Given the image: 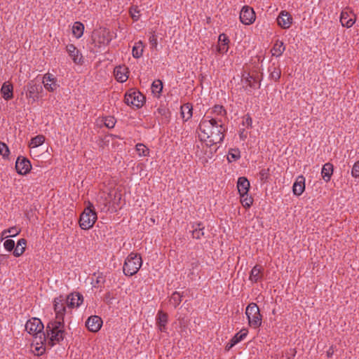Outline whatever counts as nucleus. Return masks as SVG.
<instances>
[{"mask_svg": "<svg viewBox=\"0 0 359 359\" xmlns=\"http://www.w3.org/2000/svg\"><path fill=\"white\" fill-rule=\"evenodd\" d=\"M244 81L247 84V86L251 88L256 89L260 88V83H257L255 78H254L252 76H250V74H248L247 76L244 77Z\"/></svg>", "mask_w": 359, "mask_h": 359, "instance_id": "72a5a7b5", "label": "nucleus"}, {"mask_svg": "<svg viewBox=\"0 0 359 359\" xmlns=\"http://www.w3.org/2000/svg\"><path fill=\"white\" fill-rule=\"evenodd\" d=\"M212 112L219 116H224L226 114V110L222 105H215L212 108Z\"/></svg>", "mask_w": 359, "mask_h": 359, "instance_id": "09e8293b", "label": "nucleus"}, {"mask_svg": "<svg viewBox=\"0 0 359 359\" xmlns=\"http://www.w3.org/2000/svg\"><path fill=\"white\" fill-rule=\"evenodd\" d=\"M116 120L113 116H107L104 119V126L111 129L115 126Z\"/></svg>", "mask_w": 359, "mask_h": 359, "instance_id": "de8ad7c7", "label": "nucleus"}, {"mask_svg": "<svg viewBox=\"0 0 359 359\" xmlns=\"http://www.w3.org/2000/svg\"><path fill=\"white\" fill-rule=\"evenodd\" d=\"M241 158L240 151L238 149H231L228 153L229 161H236Z\"/></svg>", "mask_w": 359, "mask_h": 359, "instance_id": "58836bf2", "label": "nucleus"}, {"mask_svg": "<svg viewBox=\"0 0 359 359\" xmlns=\"http://www.w3.org/2000/svg\"><path fill=\"white\" fill-rule=\"evenodd\" d=\"M144 100V96L141 93L135 91L126 93L124 97V102L127 105L137 108L142 107Z\"/></svg>", "mask_w": 359, "mask_h": 359, "instance_id": "6e6552de", "label": "nucleus"}, {"mask_svg": "<svg viewBox=\"0 0 359 359\" xmlns=\"http://www.w3.org/2000/svg\"><path fill=\"white\" fill-rule=\"evenodd\" d=\"M97 217L93 203L88 202V205L81 213L79 219V225L82 229L87 230L93 226Z\"/></svg>", "mask_w": 359, "mask_h": 359, "instance_id": "39448f33", "label": "nucleus"}, {"mask_svg": "<svg viewBox=\"0 0 359 359\" xmlns=\"http://www.w3.org/2000/svg\"><path fill=\"white\" fill-rule=\"evenodd\" d=\"M245 315L248 320V324L251 327L257 329L262 325V316L260 310L256 303L249 304L245 309Z\"/></svg>", "mask_w": 359, "mask_h": 359, "instance_id": "423d86ee", "label": "nucleus"}, {"mask_svg": "<svg viewBox=\"0 0 359 359\" xmlns=\"http://www.w3.org/2000/svg\"><path fill=\"white\" fill-rule=\"evenodd\" d=\"M236 344L235 342H233V340L231 339L229 342L227 343V344L225 346V350L226 351H230Z\"/></svg>", "mask_w": 359, "mask_h": 359, "instance_id": "6e6d98bb", "label": "nucleus"}, {"mask_svg": "<svg viewBox=\"0 0 359 359\" xmlns=\"http://www.w3.org/2000/svg\"><path fill=\"white\" fill-rule=\"evenodd\" d=\"M126 69L121 67H117L114 69V74L116 79L119 82H124L127 80L128 76L126 73L124 72Z\"/></svg>", "mask_w": 359, "mask_h": 359, "instance_id": "473e14b6", "label": "nucleus"}, {"mask_svg": "<svg viewBox=\"0 0 359 359\" xmlns=\"http://www.w3.org/2000/svg\"><path fill=\"white\" fill-rule=\"evenodd\" d=\"M242 125L248 128L252 127V119L249 114L243 117Z\"/></svg>", "mask_w": 359, "mask_h": 359, "instance_id": "c03bdc74", "label": "nucleus"}, {"mask_svg": "<svg viewBox=\"0 0 359 359\" xmlns=\"http://www.w3.org/2000/svg\"><path fill=\"white\" fill-rule=\"evenodd\" d=\"M156 321L158 330L161 332H166L167 324L168 322V315L163 311L160 310L157 313Z\"/></svg>", "mask_w": 359, "mask_h": 359, "instance_id": "dca6fc26", "label": "nucleus"}, {"mask_svg": "<svg viewBox=\"0 0 359 359\" xmlns=\"http://www.w3.org/2000/svg\"><path fill=\"white\" fill-rule=\"evenodd\" d=\"M248 333V331L246 329H242L239 332L236 333L231 339L233 340V342H235L237 344L246 337Z\"/></svg>", "mask_w": 359, "mask_h": 359, "instance_id": "4c0bfd02", "label": "nucleus"}, {"mask_svg": "<svg viewBox=\"0 0 359 359\" xmlns=\"http://www.w3.org/2000/svg\"><path fill=\"white\" fill-rule=\"evenodd\" d=\"M36 343V351H37V355H42L46 351V346H48V343L46 341H42L41 343L38 339V341H35Z\"/></svg>", "mask_w": 359, "mask_h": 359, "instance_id": "a19ab883", "label": "nucleus"}, {"mask_svg": "<svg viewBox=\"0 0 359 359\" xmlns=\"http://www.w3.org/2000/svg\"><path fill=\"white\" fill-rule=\"evenodd\" d=\"M277 23L282 29H289L292 24V18L289 12L282 11L277 18Z\"/></svg>", "mask_w": 359, "mask_h": 359, "instance_id": "ddd939ff", "label": "nucleus"}, {"mask_svg": "<svg viewBox=\"0 0 359 359\" xmlns=\"http://www.w3.org/2000/svg\"><path fill=\"white\" fill-rule=\"evenodd\" d=\"M142 265V259L140 255L131 252L126 259L123 271L126 276H132L137 273Z\"/></svg>", "mask_w": 359, "mask_h": 359, "instance_id": "7ed1b4c3", "label": "nucleus"}, {"mask_svg": "<svg viewBox=\"0 0 359 359\" xmlns=\"http://www.w3.org/2000/svg\"><path fill=\"white\" fill-rule=\"evenodd\" d=\"M143 43L141 41L136 42L133 48L132 54L135 58H140L143 54Z\"/></svg>", "mask_w": 359, "mask_h": 359, "instance_id": "2f4dec72", "label": "nucleus"}, {"mask_svg": "<svg viewBox=\"0 0 359 359\" xmlns=\"http://www.w3.org/2000/svg\"><path fill=\"white\" fill-rule=\"evenodd\" d=\"M4 247L5 249L9 252L14 250L15 248V242L13 240L7 239L4 243Z\"/></svg>", "mask_w": 359, "mask_h": 359, "instance_id": "8fccbe9b", "label": "nucleus"}, {"mask_svg": "<svg viewBox=\"0 0 359 359\" xmlns=\"http://www.w3.org/2000/svg\"><path fill=\"white\" fill-rule=\"evenodd\" d=\"M102 320L100 316H91L87 319L86 326L90 332H97L102 327Z\"/></svg>", "mask_w": 359, "mask_h": 359, "instance_id": "f8f14e48", "label": "nucleus"}, {"mask_svg": "<svg viewBox=\"0 0 359 359\" xmlns=\"http://www.w3.org/2000/svg\"><path fill=\"white\" fill-rule=\"evenodd\" d=\"M334 353V350L332 347H330L329 350L327 351V357H331Z\"/></svg>", "mask_w": 359, "mask_h": 359, "instance_id": "bf43d9fd", "label": "nucleus"}, {"mask_svg": "<svg viewBox=\"0 0 359 359\" xmlns=\"http://www.w3.org/2000/svg\"><path fill=\"white\" fill-rule=\"evenodd\" d=\"M262 267L259 265H255L251 270L250 280L253 283H257L262 279Z\"/></svg>", "mask_w": 359, "mask_h": 359, "instance_id": "bb28decb", "label": "nucleus"}, {"mask_svg": "<svg viewBox=\"0 0 359 359\" xmlns=\"http://www.w3.org/2000/svg\"><path fill=\"white\" fill-rule=\"evenodd\" d=\"M106 281V276L103 274L102 272H95L92 275V280L91 284L93 287L100 288V291L102 290L104 284Z\"/></svg>", "mask_w": 359, "mask_h": 359, "instance_id": "a211bd4d", "label": "nucleus"}, {"mask_svg": "<svg viewBox=\"0 0 359 359\" xmlns=\"http://www.w3.org/2000/svg\"><path fill=\"white\" fill-rule=\"evenodd\" d=\"M182 300V296L178 292H174L170 298V304H172L174 308H177Z\"/></svg>", "mask_w": 359, "mask_h": 359, "instance_id": "f704fd0d", "label": "nucleus"}, {"mask_svg": "<svg viewBox=\"0 0 359 359\" xmlns=\"http://www.w3.org/2000/svg\"><path fill=\"white\" fill-rule=\"evenodd\" d=\"M43 329V324L37 318L28 320L25 324V330L29 334L34 337V341H38V339L41 343L45 341Z\"/></svg>", "mask_w": 359, "mask_h": 359, "instance_id": "20e7f679", "label": "nucleus"}, {"mask_svg": "<svg viewBox=\"0 0 359 359\" xmlns=\"http://www.w3.org/2000/svg\"><path fill=\"white\" fill-rule=\"evenodd\" d=\"M217 149V147L214 148V151L215 152Z\"/></svg>", "mask_w": 359, "mask_h": 359, "instance_id": "e2e57ef3", "label": "nucleus"}, {"mask_svg": "<svg viewBox=\"0 0 359 359\" xmlns=\"http://www.w3.org/2000/svg\"><path fill=\"white\" fill-rule=\"evenodd\" d=\"M157 113L159 115L164 116V118L166 121H168L170 116V112L169 109L165 107L158 108Z\"/></svg>", "mask_w": 359, "mask_h": 359, "instance_id": "49530a36", "label": "nucleus"}, {"mask_svg": "<svg viewBox=\"0 0 359 359\" xmlns=\"http://www.w3.org/2000/svg\"><path fill=\"white\" fill-rule=\"evenodd\" d=\"M42 83L45 89L49 92H53L59 87L57 78L50 73H46L43 75Z\"/></svg>", "mask_w": 359, "mask_h": 359, "instance_id": "9b49d317", "label": "nucleus"}, {"mask_svg": "<svg viewBox=\"0 0 359 359\" xmlns=\"http://www.w3.org/2000/svg\"><path fill=\"white\" fill-rule=\"evenodd\" d=\"M136 151L137 152V154L140 156H147L149 154V149L142 143H138L135 146Z\"/></svg>", "mask_w": 359, "mask_h": 359, "instance_id": "e433bc0d", "label": "nucleus"}, {"mask_svg": "<svg viewBox=\"0 0 359 359\" xmlns=\"http://www.w3.org/2000/svg\"><path fill=\"white\" fill-rule=\"evenodd\" d=\"M255 13L252 8L244 6L240 13L241 22L246 25L252 24L255 20Z\"/></svg>", "mask_w": 359, "mask_h": 359, "instance_id": "1a4fd4ad", "label": "nucleus"}, {"mask_svg": "<svg viewBox=\"0 0 359 359\" xmlns=\"http://www.w3.org/2000/svg\"><path fill=\"white\" fill-rule=\"evenodd\" d=\"M8 231L10 233H11V236H15L19 233V231L15 228H11Z\"/></svg>", "mask_w": 359, "mask_h": 359, "instance_id": "13d9d810", "label": "nucleus"}, {"mask_svg": "<svg viewBox=\"0 0 359 359\" xmlns=\"http://www.w3.org/2000/svg\"><path fill=\"white\" fill-rule=\"evenodd\" d=\"M151 48H156L158 45L157 36L155 34H152L149 38Z\"/></svg>", "mask_w": 359, "mask_h": 359, "instance_id": "864d4df0", "label": "nucleus"}, {"mask_svg": "<svg viewBox=\"0 0 359 359\" xmlns=\"http://www.w3.org/2000/svg\"><path fill=\"white\" fill-rule=\"evenodd\" d=\"M84 25L81 22H75L72 26V33L76 39H79L83 34Z\"/></svg>", "mask_w": 359, "mask_h": 359, "instance_id": "7c9ffc66", "label": "nucleus"}, {"mask_svg": "<svg viewBox=\"0 0 359 359\" xmlns=\"http://www.w3.org/2000/svg\"><path fill=\"white\" fill-rule=\"evenodd\" d=\"M68 309H73L79 307L83 301V297L79 292L72 293L69 294L66 299H65Z\"/></svg>", "mask_w": 359, "mask_h": 359, "instance_id": "4468645a", "label": "nucleus"}, {"mask_svg": "<svg viewBox=\"0 0 359 359\" xmlns=\"http://www.w3.org/2000/svg\"><path fill=\"white\" fill-rule=\"evenodd\" d=\"M269 72V78L275 81L280 79L281 76V70L280 66L276 63H272L268 69Z\"/></svg>", "mask_w": 359, "mask_h": 359, "instance_id": "b1692460", "label": "nucleus"}, {"mask_svg": "<svg viewBox=\"0 0 359 359\" xmlns=\"http://www.w3.org/2000/svg\"><path fill=\"white\" fill-rule=\"evenodd\" d=\"M241 203L245 208H249L253 203V198L249 196L248 194H241Z\"/></svg>", "mask_w": 359, "mask_h": 359, "instance_id": "c9c22d12", "label": "nucleus"}, {"mask_svg": "<svg viewBox=\"0 0 359 359\" xmlns=\"http://www.w3.org/2000/svg\"><path fill=\"white\" fill-rule=\"evenodd\" d=\"M10 151L8 147L4 142H0V154L4 157L6 158L8 156Z\"/></svg>", "mask_w": 359, "mask_h": 359, "instance_id": "a18cd8bd", "label": "nucleus"}, {"mask_svg": "<svg viewBox=\"0 0 359 359\" xmlns=\"http://www.w3.org/2000/svg\"><path fill=\"white\" fill-rule=\"evenodd\" d=\"M239 137L241 140L244 141L248 137V132L244 128H241L239 130Z\"/></svg>", "mask_w": 359, "mask_h": 359, "instance_id": "5fc2aeb1", "label": "nucleus"}, {"mask_svg": "<svg viewBox=\"0 0 359 359\" xmlns=\"http://www.w3.org/2000/svg\"><path fill=\"white\" fill-rule=\"evenodd\" d=\"M229 40L225 34H221L219 36V43L217 46V51L220 53H224L228 51V43Z\"/></svg>", "mask_w": 359, "mask_h": 359, "instance_id": "393cba45", "label": "nucleus"}, {"mask_svg": "<svg viewBox=\"0 0 359 359\" xmlns=\"http://www.w3.org/2000/svg\"><path fill=\"white\" fill-rule=\"evenodd\" d=\"M27 245V240L25 238H20L18 240L16 246L15 245V248L13 250V255L15 257H20L23 254L25 250V247Z\"/></svg>", "mask_w": 359, "mask_h": 359, "instance_id": "c756f323", "label": "nucleus"}, {"mask_svg": "<svg viewBox=\"0 0 359 359\" xmlns=\"http://www.w3.org/2000/svg\"><path fill=\"white\" fill-rule=\"evenodd\" d=\"M198 130L200 141L211 148L223 142L227 128L221 119L205 116L199 123Z\"/></svg>", "mask_w": 359, "mask_h": 359, "instance_id": "f257e3e1", "label": "nucleus"}, {"mask_svg": "<svg viewBox=\"0 0 359 359\" xmlns=\"http://www.w3.org/2000/svg\"><path fill=\"white\" fill-rule=\"evenodd\" d=\"M110 40L111 39H109V38L106 39L105 36H104V33H103L102 39V40L100 39L99 43H103V44H108L109 43Z\"/></svg>", "mask_w": 359, "mask_h": 359, "instance_id": "4d7b16f0", "label": "nucleus"}, {"mask_svg": "<svg viewBox=\"0 0 359 359\" xmlns=\"http://www.w3.org/2000/svg\"><path fill=\"white\" fill-rule=\"evenodd\" d=\"M340 22L343 27H351L355 22V14L351 11H343L340 15Z\"/></svg>", "mask_w": 359, "mask_h": 359, "instance_id": "2eb2a0df", "label": "nucleus"}, {"mask_svg": "<svg viewBox=\"0 0 359 359\" xmlns=\"http://www.w3.org/2000/svg\"><path fill=\"white\" fill-rule=\"evenodd\" d=\"M192 230L191 231L193 238L201 239L204 236V225L201 222L194 223L191 226Z\"/></svg>", "mask_w": 359, "mask_h": 359, "instance_id": "412c9836", "label": "nucleus"}, {"mask_svg": "<svg viewBox=\"0 0 359 359\" xmlns=\"http://www.w3.org/2000/svg\"><path fill=\"white\" fill-rule=\"evenodd\" d=\"M65 327V325L60 323L49 322L47 324L44 332V341L48 343L50 348L64 340L66 334Z\"/></svg>", "mask_w": 359, "mask_h": 359, "instance_id": "f03ea898", "label": "nucleus"}, {"mask_svg": "<svg viewBox=\"0 0 359 359\" xmlns=\"http://www.w3.org/2000/svg\"><path fill=\"white\" fill-rule=\"evenodd\" d=\"M55 320H50V323H60L62 325H65V314L62 313H55Z\"/></svg>", "mask_w": 359, "mask_h": 359, "instance_id": "3c124183", "label": "nucleus"}, {"mask_svg": "<svg viewBox=\"0 0 359 359\" xmlns=\"http://www.w3.org/2000/svg\"><path fill=\"white\" fill-rule=\"evenodd\" d=\"M237 188L239 194H248L250 188V182L245 177H241L238 180Z\"/></svg>", "mask_w": 359, "mask_h": 359, "instance_id": "5701e85b", "label": "nucleus"}, {"mask_svg": "<svg viewBox=\"0 0 359 359\" xmlns=\"http://www.w3.org/2000/svg\"><path fill=\"white\" fill-rule=\"evenodd\" d=\"M66 49L69 57L75 64L81 65L83 63V56L74 44H68Z\"/></svg>", "mask_w": 359, "mask_h": 359, "instance_id": "f3484780", "label": "nucleus"}, {"mask_svg": "<svg viewBox=\"0 0 359 359\" xmlns=\"http://www.w3.org/2000/svg\"><path fill=\"white\" fill-rule=\"evenodd\" d=\"M198 265V264L197 262L191 263L192 270L194 271V269L197 268Z\"/></svg>", "mask_w": 359, "mask_h": 359, "instance_id": "052dcab7", "label": "nucleus"}, {"mask_svg": "<svg viewBox=\"0 0 359 359\" xmlns=\"http://www.w3.org/2000/svg\"><path fill=\"white\" fill-rule=\"evenodd\" d=\"M67 305L62 296L56 297L53 300V309L55 313H67Z\"/></svg>", "mask_w": 359, "mask_h": 359, "instance_id": "aec40b11", "label": "nucleus"}, {"mask_svg": "<svg viewBox=\"0 0 359 359\" xmlns=\"http://www.w3.org/2000/svg\"><path fill=\"white\" fill-rule=\"evenodd\" d=\"M192 104L186 103L181 107V116L184 121L189 120L192 116Z\"/></svg>", "mask_w": 359, "mask_h": 359, "instance_id": "cd10ccee", "label": "nucleus"}, {"mask_svg": "<svg viewBox=\"0 0 359 359\" xmlns=\"http://www.w3.org/2000/svg\"><path fill=\"white\" fill-rule=\"evenodd\" d=\"M45 138L43 135H37L31 140L30 146L37 147L44 142Z\"/></svg>", "mask_w": 359, "mask_h": 359, "instance_id": "79ce46f5", "label": "nucleus"}, {"mask_svg": "<svg viewBox=\"0 0 359 359\" xmlns=\"http://www.w3.org/2000/svg\"><path fill=\"white\" fill-rule=\"evenodd\" d=\"M42 92L43 86L41 83H37L34 80L30 81L27 83L26 97L30 100L32 102H35L39 100Z\"/></svg>", "mask_w": 359, "mask_h": 359, "instance_id": "0eeeda50", "label": "nucleus"}, {"mask_svg": "<svg viewBox=\"0 0 359 359\" xmlns=\"http://www.w3.org/2000/svg\"><path fill=\"white\" fill-rule=\"evenodd\" d=\"M260 175H261V176H262V178L263 179V178H264V177L266 175V170H262L260 171Z\"/></svg>", "mask_w": 359, "mask_h": 359, "instance_id": "680f3d73", "label": "nucleus"}, {"mask_svg": "<svg viewBox=\"0 0 359 359\" xmlns=\"http://www.w3.org/2000/svg\"><path fill=\"white\" fill-rule=\"evenodd\" d=\"M305 190V177L303 175H299L292 187L293 194L296 196H300Z\"/></svg>", "mask_w": 359, "mask_h": 359, "instance_id": "6ab92c4d", "label": "nucleus"}, {"mask_svg": "<svg viewBox=\"0 0 359 359\" xmlns=\"http://www.w3.org/2000/svg\"><path fill=\"white\" fill-rule=\"evenodd\" d=\"M285 50V46L282 41L277 39L271 49L272 55L276 57L282 55Z\"/></svg>", "mask_w": 359, "mask_h": 359, "instance_id": "c85d7f7f", "label": "nucleus"}, {"mask_svg": "<svg viewBox=\"0 0 359 359\" xmlns=\"http://www.w3.org/2000/svg\"><path fill=\"white\" fill-rule=\"evenodd\" d=\"M333 165L330 163H326L322 168L321 175L323 180L326 182L330 180L331 176L333 174Z\"/></svg>", "mask_w": 359, "mask_h": 359, "instance_id": "a878e982", "label": "nucleus"}, {"mask_svg": "<svg viewBox=\"0 0 359 359\" xmlns=\"http://www.w3.org/2000/svg\"><path fill=\"white\" fill-rule=\"evenodd\" d=\"M163 89V83L160 80L154 81L151 84V90L154 94H160Z\"/></svg>", "mask_w": 359, "mask_h": 359, "instance_id": "ea45409f", "label": "nucleus"}, {"mask_svg": "<svg viewBox=\"0 0 359 359\" xmlns=\"http://www.w3.org/2000/svg\"><path fill=\"white\" fill-rule=\"evenodd\" d=\"M15 169L18 174L25 175L32 169L30 161L24 156H18L15 162Z\"/></svg>", "mask_w": 359, "mask_h": 359, "instance_id": "9d476101", "label": "nucleus"}, {"mask_svg": "<svg viewBox=\"0 0 359 359\" xmlns=\"http://www.w3.org/2000/svg\"><path fill=\"white\" fill-rule=\"evenodd\" d=\"M1 93L4 100H11L13 97V85L8 82H4L1 88Z\"/></svg>", "mask_w": 359, "mask_h": 359, "instance_id": "4be33fe9", "label": "nucleus"}, {"mask_svg": "<svg viewBox=\"0 0 359 359\" xmlns=\"http://www.w3.org/2000/svg\"><path fill=\"white\" fill-rule=\"evenodd\" d=\"M140 11L137 6H132L130 8V14L134 21H137L140 19Z\"/></svg>", "mask_w": 359, "mask_h": 359, "instance_id": "37998d69", "label": "nucleus"}, {"mask_svg": "<svg viewBox=\"0 0 359 359\" xmlns=\"http://www.w3.org/2000/svg\"><path fill=\"white\" fill-rule=\"evenodd\" d=\"M351 175L353 177H359V161L354 163L352 168Z\"/></svg>", "mask_w": 359, "mask_h": 359, "instance_id": "603ef678", "label": "nucleus"}]
</instances>
